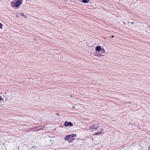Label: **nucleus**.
Listing matches in <instances>:
<instances>
[{"mask_svg": "<svg viewBox=\"0 0 150 150\" xmlns=\"http://www.w3.org/2000/svg\"><path fill=\"white\" fill-rule=\"evenodd\" d=\"M1 97L0 96V101L1 100Z\"/></svg>", "mask_w": 150, "mask_h": 150, "instance_id": "dca6fc26", "label": "nucleus"}, {"mask_svg": "<svg viewBox=\"0 0 150 150\" xmlns=\"http://www.w3.org/2000/svg\"><path fill=\"white\" fill-rule=\"evenodd\" d=\"M96 51L99 52L101 50V47L99 46H97L95 48Z\"/></svg>", "mask_w": 150, "mask_h": 150, "instance_id": "f03ea898", "label": "nucleus"}, {"mask_svg": "<svg viewBox=\"0 0 150 150\" xmlns=\"http://www.w3.org/2000/svg\"><path fill=\"white\" fill-rule=\"evenodd\" d=\"M56 115H57V116H59V114H58V113H56Z\"/></svg>", "mask_w": 150, "mask_h": 150, "instance_id": "ddd939ff", "label": "nucleus"}, {"mask_svg": "<svg viewBox=\"0 0 150 150\" xmlns=\"http://www.w3.org/2000/svg\"><path fill=\"white\" fill-rule=\"evenodd\" d=\"M94 129H96L98 128L99 126V124H96L93 125Z\"/></svg>", "mask_w": 150, "mask_h": 150, "instance_id": "20e7f679", "label": "nucleus"}, {"mask_svg": "<svg viewBox=\"0 0 150 150\" xmlns=\"http://www.w3.org/2000/svg\"><path fill=\"white\" fill-rule=\"evenodd\" d=\"M72 107H73V108H75V106H72Z\"/></svg>", "mask_w": 150, "mask_h": 150, "instance_id": "4468645a", "label": "nucleus"}, {"mask_svg": "<svg viewBox=\"0 0 150 150\" xmlns=\"http://www.w3.org/2000/svg\"><path fill=\"white\" fill-rule=\"evenodd\" d=\"M64 125L65 127H67L68 126H73V124L71 122H67V121H66L64 123Z\"/></svg>", "mask_w": 150, "mask_h": 150, "instance_id": "f257e3e1", "label": "nucleus"}, {"mask_svg": "<svg viewBox=\"0 0 150 150\" xmlns=\"http://www.w3.org/2000/svg\"><path fill=\"white\" fill-rule=\"evenodd\" d=\"M70 135V137H76V134H72L71 135Z\"/></svg>", "mask_w": 150, "mask_h": 150, "instance_id": "0eeeda50", "label": "nucleus"}, {"mask_svg": "<svg viewBox=\"0 0 150 150\" xmlns=\"http://www.w3.org/2000/svg\"><path fill=\"white\" fill-rule=\"evenodd\" d=\"M102 133V132L101 131H99L97 133H96L95 134V135H98V134H100L101 133Z\"/></svg>", "mask_w": 150, "mask_h": 150, "instance_id": "6e6552de", "label": "nucleus"}, {"mask_svg": "<svg viewBox=\"0 0 150 150\" xmlns=\"http://www.w3.org/2000/svg\"><path fill=\"white\" fill-rule=\"evenodd\" d=\"M89 129L90 130L94 129L93 126H91L89 127Z\"/></svg>", "mask_w": 150, "mask_h": 150, "instance_id": "423d86ee", "label": "nucleus"}, {"mask_svg": "<svg viewBox=\"0 0 150 150\" xmlns=\"http://www.w3.org/2000/svg\"><path fill=\"white\" fill-rule=\"evenodd\" d=\"M101 51L102 52V53H104L105 52V51L103 49H101Z\"/></svg>", "mask_w": 150, "mask_h": 150, "instance_id": "9b49d317", "label": "nucleus"}, {"mask_svg": "<svg viewBox=\"0 0 150 150\" xmlns=\"http://www.w3.org/2000/svg\"><path fill=\"white\" fill-rule=\"evenodd\" d=\"M131 23L132 24L133 23V22H131Z\"/></svg>", "mask_w": 150, "mask_h": 150, "instance_id": "f3484780", "label": "nucleus"}, {"mask_svg": "<svg viewBox=\"0 0 150 150\" xmlns=\"http://www.w3.org/2000/svg\"><path fill=\"white\" fill-rule=\"evenodd\" d=\"M114 37V36H113V35H112V36H111V37H112V38H113V37Z\"/></svg>", "mask_w": 150, "mask_h": 150, "instance_id": "2eb2a0df", "label": "nucleus"}, {"mask_svg": "<svg viewBox=\"0 0 150 150\" xmlns=\"http://www.w3.org/2000/svg\"><path fill=\"white\" fill-rule=\"evenodd\" d=\"M20 15H21V16H24V14L23 13L21 12V13H20Z\"/></svg>", "mask_w": 150, "mask_h": 150, "instance_id": "9d476101", "label": "nucleus"}, {"mask_svg": "<svg viewBox=\"0 0 150 150\" xmlns=\"http://www.w3.org/2000/svg\"><path fill=\"white\" fill-rule=\"evenodd\" d=\"M70 138V135H68L66 136L64 138V139L66 140H68V139Z\"/></svg>", "mask_w": 150, "mask_h": 150, "instance_id": "7ed1b4c3", "label": "nucleus"}, {"mask_svg": "<svg viewBox=\"0 0 150 150\" xmlns=\"http://www.w3.org/2000/svg\"><path fill=\"white\" fill-rule=\"evenodd\" d=\"M2 25L0 23V29L2 28Z\"/></svg>", "mask_w": 150, "mask_h": 150, "instance_id": "f8f14e48", "label": "nucleus"}, {"mask_svg": "<svg viewBox=\"0 0 150 150\" xmlns=\"http://www.w3.org/2000/svg\"><path fill=\"white\" fill-rule=\"evenodd\" d=\"M103 56H104V55H101V54H98V58H100V57H102Z\"/></svg>", "mask_w": 150, "mask_h": 150, "instance_id": "1a4fd4ad", "label": "nucleus"}, {"mask_svg": "<svg viewBox=\"0 0 150 150\" xmlns=\"http://www.w3.org/2000/svg\"><path fill=\"white\" fill-rule=\"evenodd\" d=\"M89 0H82V2L83 3H88Z\"/></svg>", "mask_w": 150, "mask_h": 150, "instance_id": "39448f33", "label": "nucleus"}]
</instances>
